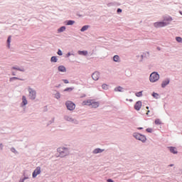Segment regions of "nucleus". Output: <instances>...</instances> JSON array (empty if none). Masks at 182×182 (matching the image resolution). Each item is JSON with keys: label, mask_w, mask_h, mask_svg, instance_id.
Instances as JSON below:
<instances>
[{"label": "nucleus", "mask_w": 182, "mask_h": 182, "mask_svg": "<svg viewBox=\"0 0 182 182\" xmlns=\"http://www.w3.org/2000/svg\"><path fill=\"white\" fill-rule=\"evenodd\" d=\"M82 105V106H91L92 107H98L100 106L99 102H95L93 100H84Z\"/></svg>", "instance_id": "f257e3e1"}, {"label": "nucleus", "mask_w": 182, "mask_h": 182, "mask_svg": "<svg viewBox=\"0 0 182 182\" xmlns=\"http://www.w3.org/2000/svg\"><path fill=\"white\" fill-rule=\"evenodd\" d=\"M176 41H178L179 43L182 42V37H176Z\"/></svg>", "instance_id": "c756f323"}, {"label": "nucleus", "mask_w": 182, "mask_h": 182, "mask_svg": "<svg viewBox=\"0 0 182 182\" xmlns=\"http://www.w3.org/2000/svg\"><path fill=\"white\" fill-rule=\"evenodd\" d=\"M55 97L57 99H60V93H56Z\"/></svg>", "instance_id": "f704fd0d"}, {"label": "nucleus", "mask_w": 182, "mask_h": 182, "mask_svg": "<svg viewBox=\"0 0 182 182\" xmlns=\"http://www.w3.org/2000/svg\"><path fill=\"white\" fill-rule=\"evenodd\" d=\"M70 55H71V53H67V57H70Z\"/></svg>", "instance_id": "79ce46f5"}, {"label": "nucleus", "mask_w": 182, "mask_h": 182, "mask_svg": "<svg viewBox=\"0 0 182 182\" xmlns=\"http://www.w3.org/2000/svg\"><path fill=\"white\" fill-rule=\"evenodd\" d=\"M41 172V166H37V168L33 171V172L32 173L33 178H36V176H38V175H40Z\"/></svg>", "instance_id": "1a4fd4ad"}, {"label": "nucleus", "mask_w": 182, "mask_h": 182, "mask_svg": "<svg viewBox=\"0 0 182 182\" xmlns=\"http://www.w3.org/2000/svg\"><path fill=\"white\" fill-rule=\"evenodd\" d=\"M73 90V87H67L64 90V92H72Z\"/></svg>", "instance_id": "a878e982"}, {"label": "nucleus", "mask_w": 182, "mask_h": 182, "mask_svg": "<svg viewBox=\"0 0 182 182\" xmlns=\"http://www.w3.org/2000/svg\"><path fill=\"white\" fill-rule=\"evenodd\" d=\"M63 82H64V83H65V84L69 83L68 80H64Z\"/></svg>", "instance_id": "a19ab883"}, {"label": "nucleus", "mask_w": 182, "mask_h": 182, "mask_svg": "<svg viewBox=\"0 0 182 182\" xmlns=\"http://www.w3.org/2000/svg\"><path fill=\"white\" fill-rule=\"evenodd\" d=\"M169 82L170 80L168 79H167L166 80H164L161 85L162 87H166V86H167V85L169 84Z\"/></svg>", "instance_id": "4468645a"}, {"label": "nucleus", "mask_w": 182, "mask_h": 182, "mask_svg": "<svg viewBox=\"0 0 182 182\" xmlns=\"http://www.w3.org/2000/svg\"><path fill=\"white\" fill-rule=\"evenodd\" d=\"M160 76L158 74V73H156V71H154V73H151V74L150 75V77H149V80L151 82H157V80H159Z\"/></svg>", "instance_id": "7ed1b4c3"}, {"label": "nucleus", "mask_w": 182, "mask_h": 182, "mask_svg": "<svg viewBox=\"0 0 182 182\" xmlns=\"http://www.w3.org/2000/svg\"><path fill=\"white\" fill-rule=\"evenodd\" d=\"M10 150L11 153H14L16 155L19 154V152H18V151H16V149L14 147H11Z\"/></svg>", "instance_id": "a211bd4d"}, {"label": "nucleus", "mask_w": 182, "mask_h": 182, "mask_svg": "<svg viewBox=\"0 0 182 182\" xmlns=\"http://www.w3.org/2000/svg\"><path fill=\"white\" fill-rule=\"evenodd\" d=\"M155 124H161V121L160 120V119H156Z\"/></svg>", "instance_id": "cd10ccee"}, {"label": "nucleus", "mask_w": 182, "mask_h": 182, "mask_svg": "<svg viewBox=\"0 0 182 182\" xmlns=\"http://www.w3.org/2000/svg\"><path fill=\"white\" fill-rule=\"evenodd\" d=\"M0 149L4 150V144H0Z\"/></svg>", "instance_id": "c9c22d12"}, {"label": "nucleus", "mask_w": 182, "mask_h": 182, "mask_svg": "<svg viewBox=\"0 0 182 182\" xmlns=\"http://www.w3.org/2000/svg\"><path fill=\"white\" fill-rule=\"evenodd\" d=\"M122 10L121 9H118L117 13H122Z\"/></svg>", "instance_id": "ea45409f"}, {"label": "nucleus", "mask_w": 182, "mask_h": 182, "mask_svg": "<svg viewBox=\"0 0 182 182\" xmlns=\"http://www.w3.org/2000/svg\"><path fill=\"white\" fill-rule=\"evenodd\" d=\"M11 42H12V36H9L7 38L6 43L8 49H11Z\"/></svg>", "instance_id": "f8f14e48"}, {"label": "nucleus", "mask_w": 182, "mask_h": 182, "mask_svg": "<svg viewBox=\"0 0 182 182\" xmlns=\"http://www.w3.org/2000/svg\"><path fill=\"white\" fill-rule=\"evenodd\" d=\"M58 55H63V51L61 50H58Z\"/></svg>", "instance_id": "72a5a7b5"}, {"label": "nucleus", "mask_w": 182, "mask_h": 182, "mask_svg": "<svg viewBox=\"0 0 182 182\" xmlns=\"http://www.w3.org/2000/svg\"><path fill=\"white\" fill-rule=\"evenodd\" d=\"M74 23H75V21H73V20H69L67 23L68 26H73L74 24Z\"/></svg>", "instance_id": "b1692460"}, {"label": "nucleus", "mask_w": 182, "mask_h": 182, "mask_svg": "<svg viewBox=\"0 0 182 182\" xmlns=\"http://www.w3.org/2000/svg\"><path fill=\"white\" fill-rule=\"evenodd\" d=\"M29 92V97L31 100H34L36 98V92L33 89H28Z\"/></svg>", "instance_id": "6e6552de"}, {"label": "nucleus", "mask_w": 182, "mask_h": 182, "mask_svg": "<svg viewBox=\"0 0 182 182\" xmlns=\"http://www.w3.org/2000/svg\"><path fill=\"white\" fill-rule=\"evenodd\" d=\"M21 106H23V102H21Z\"/></svg>", "instance_id": "37998d69"}, {"label": "nucleus", "mask_w": 182, "mask_h": 182, "mask_svg": "<svg viewBox=\"0 0 182 182\" xmlns=\"http://www.w3.org/2000/svg\"><path fill=\"white\" fill-rule=\"evenodd\" d=\"M58 70L60 72H66V68H65V65H59Z\"/></svg>", "instance_id": "ddd939ff"}, {"label": "nucleus", "mask_w": 182, "mask_h": 182, "mask_svg": "<svg viewBox=\"0 0 182 182\" xmlns=\"http://www.w3.org/2000/svg\"><path fill=\"white\" fill-rule=\"evenodd\" d=\"M58 152L60 154V156L64 157L69 154L68 148H58Z\"/></svg>", "instance_id": "20e7f679"}, {"label": "nucleus", "mask_w": 182, "mask_h": 182, "mask_svg": "<svg viewBox=\"0 0 182 182\" xmlns=\"http://www.w3.org/2000/svg\"><path fill=\"white\" fill-rule=\"evenodd\" d=\"M78 54L82 55H87L88 54V51L83 50V51H78Z\"/></svg>", "instance_id": "aec40b11"}, {"label": "nucleus", "mask_w": 182, "mask_h": 182, "mask_svg": "<svg viewBox=\"0 0 182 182\" xmlns=\"http://www.w3.org/2000/svg\"><path fill=\"white\" fill-rule=\"evenodd\" d=\"M123 87H119L115 88L116 92H122Z\"/></svg>", "instance_id": "bb28decb"}, {"label": "nucleus", "mask_w": 182, "mask_h": 182, "mask_svg": "<svg viewBox=\"0 0 182 182\" xmlns=\"http://www.w3.org/2000/svg\"><path fill=\"white\" fill-rule=\"evenodd\" d=\"M100 76V74L99 71H95V73H93L92 77L94 80H99Z\"/></svg>", "instance_id": "9d476101"}, {"label": "nucleus", "mask_w": 182, "mask_h": 182, "mask_svg": "<svg viewBox=\"0 0 182 182\" xmlns=\"http://www.w3.org/2000/svg\"><path fill=\"white\" fill-rule=\"evenodd\" d=\"M134 136L141 141H146V136L144 134H141V133H134Z\"/></svg>", "instance_id": "423d86ee"}, {"label": "nucleus", "mask_w": 182, "mask_h": 182, "mask_svg": "<svg viewBox=\"0 0 182 182\" xmlns=\"http://www.w3.org/2000/svg\"><path fill=\"white\" fill-rule=\"evenodd\" d=\"M166 21H172V18L168 17L167 18H164V22L166 23Z\"/></svg>", "instance_id": "c85d7f7f"}, {"label": "nucleus", "mask_w": 182, "mask_h": 182, "mask_svg": "<svg viewBox=\"0 0 182 182\" xmlns=\"http://www.w3.org/2000/svg\"><path fill=\"white\" fill-rule=\"evenodd\" d=\"M51 61L56 63L58 61L57 57L55 55H53V57H51Z\"/></svg>", "instance_id": "393cba45"}, {"label": "nucleus", "mask_w": 182, "mask_h": 182, "mask_svg": "<svg viewBox=\"0 0 182 182\" xmlns=\"http://www.w3.org/2000/svg\"><path fill=\"white\" fill-rule=\"evenodd\" d=\"M136 96H137L138 97H141V96H142V92H138L137 93H136Z\"/></svg>", "instance_id": "7c9ffc66"}, {"label": "nucleus", "mask_w": 182, "mask_h": 182, "mask_svg": "<svg viewBox=\"0 0 182 182\" xmlns=\"http://www.w3.org/2000/svg\"><path fill=\"white\" fill-rule=\"evenodd\" d=\"M139 129H143V127H139Z\"/></svg>", "instance_id": "a18cd8bd"}, {"label": "nucleus", "mask_w": 182, "mask_h": 182, "mask_svg": "<svg viewBox=\"0 0 182 182\" xmlns=\"http://www.w3.org/2000/svg\"><path fill=\"white\" fill-rule=\"evenodd\" d=\"M146 109H148L146 112V114L148 115L150 112V110H149V106L146 107Z\"/></svg>", "instance_id": "4c0bfd02"}, {"label": "nucleus", "mask_w": 182, "mask_h": 182, "mask_svg": "<svg viewBox=\"0 0 182 182\" xmlns=\"http://www.w3.org/2000/svg\"><path fill=\"white\" fill-rule=\"evenodd\" d=\"M141 106H142V102L139 100L138 102H136V103H135V106H134L135 110H140V109H141Z\"/></svg>", "instance_id": "9b49d317"}, {"label": "nucleus", "mask_w": 182, "mask_h": 182, "mask_svg": "<svg viewBox=\"0 0 182 182\" xmlns=\"http://www.w3.org/2000/svg\"><path fill=\"white\" fill-rule=\"evenodd\" d=\"M180 14H181V16H182V11H180Z\"/></svg>", "instance_id": "c03bdc74"}, {"label": "nucleus", "mask_w": 182, "mask_h": 182, "mask_svg": "<svg viewBox=\"0 0 182 182\" xmlns=\"http://www.w3.org/2000/svg\"><path fill=\"white\" fill-rule=\"evenodd\" d=\"M102 89L107 90L108 88L107 85H102Z\"/></svg>", "instance_id": "2f4dec72"}, {"label": "nucleus", "mask_w": 182, "mask_h": 182, "mask_svg": "<svg viewBox=\"0 0 182 182\" xmlns=\"http://www.w3.org/2000/svg\"><path fill=\"white\" fill-rule=\"evenodd\" d=\"M168 23H165L164 21H159L154 23V27L156 28H160V27H165L167 26Z\"/></svg>", "instance_id": "0eeeda50"}, {"label": "nucleus", "mask_w": 182, "mask_h": 182, "mask_svg": "<svg viewBox=\"0 0 182 182\" xmlns=\"http://www.w3.org/2000/svg\"><path fill=\"white\" fill-rule=\"evenodd\" d=\"M19 72H23V68L18 66V65H14L11 67V75L13 76H17L18 73Z\"/></svg>", "instance_id": "f03ea898"}, {"label": "nucleus", "mask_w": 182, "mask_h": 182, "mask_svg": "<svg viewBox=\"0 0 182 182\" xmlns=\"http://www.w3.org/2000/svg\"><path fill=\"white\" fill-rule=\"evenodd\" d=\"M146 132H153V129H151V128H150V127H148L147 129H146Z\"/></svg>", "instance_id": "473e14b6"}, {"label": "nucleus", "mask_w": 182, "mask_h": 182, "mask_svg": "<svg viewBox=\"0 0 182 182\" xmlns=\"http://www.w3.org/2000/svg\"><path fill=\"white\" fill-rule=\"evenodd\" d=\"M169 149H170V151H171V152L172 154H178V151H177L176 148H173V146H171V147L169 148Z\"/></svg>", "instance_id": "dca6fc26"}, {"label": "nucleus", "mask_w": 182, "mask_h": 182, "mask_svg": "<svg viewBox=\"0 0 182 182\" xmlns=\"http://www.w3.org/2000/svg\"><path fill=\"white\" fill-rule=\"evenodd\" d=\"M102 152H103V149H100V148H97L93 151V154H101Z\"/></svg>", "instance_id": "f3484780"}, {"label": "nucleus", "mask_w": 182, "mask_h": 182, "mask_svg": "<svg viewBox=\"0 0 182 182\" xmlns=\"http://www.w3.org/2000/svg\"><path fill=\"white\" fill-rule=\"evenodd\" d=\"M113 60H114V61L119 62V61L120 60V57H119V55H114Z\"/></svg>", "instance_id": "6ab92c4d"}, {"label": "nucleus", "mask_w": 182, "mask_h": 182, "mask_svg": "<svg viewBox=\"0 0 182 182\" xmlns=\"http://www.w3.org/2000/svg\"><path fill=\"white\" fill-rule=\"evenodd\" d=\"M90 26H83V27H82L80 31H85L86 30H88Z\"/></svg>", "instance_id": "5701e85b"}, {"label": "nucleus", "mask_w": 182, "mask_h": 182, "mask_svg": "<svg viewBox=\"0 0 182 182\" xmlns=\"http://www.w3.org/2000/svg\"><path fill=\"white\" fill-rule=\"evenodd\" d=\"M66 30V27L65 26H63L60 28H58V32L62 33L63 31H65Z\"/></svg>", "instance_id": "412c9836"}, {"label": "nucleus", "mask_w": 182, "mask_h": 182, "mask_svg": "<svg viewBox=\"0 0 182 182\" xmlns=\"http://www.w3.org/2000/svg\"><path fill=\"white\" fill-rule=\"evenodd\" d=\"M27 103H28V102H27L26 99H25V97H24V106H25V105H27Z\"/></svg>", "instance_id": "58836bf2"}, {"label": "nucleus", "mask_w": 182, "mask_h": 182, "mask_svg": "<svg viewBox=\"0 0 182 182\" xmlns=\"http://www.w3.org/2000/svg\"><path fill=\"white\" fill-rule=\"evenodd\" d=\"M154 97H158L159 95L157 93H153Z\"/></svg>", "instance_id": "e433bc0d"}, {"label": "nucleus", "mask_w": 182, "mask_h": 182, "mask_svg": "<svg viewBox=\"0 0 182 182\" xmlns=\"http://www.w3.org/2000/svg\"><path fill=\"white\" fill-rule=\"evenodd\" d=\"M65 105L68 110H74L76 107L75 104L73 103V102H71L70 100H68V102H65Z\"/></svg>", "instance_id": "39448f33"}, {"label": "nucleus", "mask_w": 182, "mask_h": 182, "mask_svg": "<svg viewBox=\"0 0 182 182\" xmlns=\"http://www.w3.org/2000/svg\"><path fill=\"white\" fill-rule=\"evenodd\" d=\"M14 80H22V78L18 77H12L9 79V82H14Z\"/></svg>", "instance_id": "2eb2a0df"}, {"label": "nucleus", "mask_w": 182, "mask_h": 182, "mask_svg": "<svg viewBox=\"0 0 182 182\" xmlns=\"http://www.w3.org/2000/svg\"><path fill=\"white\" fill-rule=\"evenodd\" d=\"M65 119H67V120H69V121H72V122H74L75 123H77V120H73V119H72V117H70V116H67L66 117H65Z\"/></svg>", "instance_id": "4be33fe9"}]
</instances>
